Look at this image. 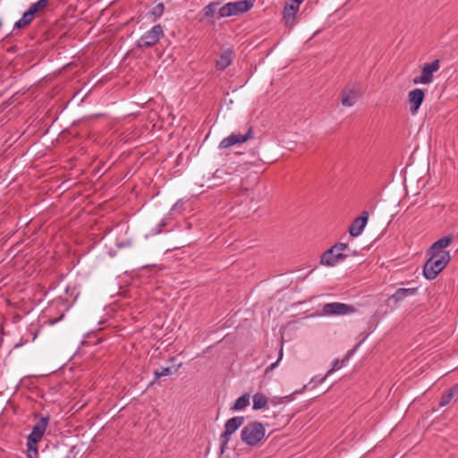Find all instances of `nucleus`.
<instances>
[{"label":"nucleus","instance_id":"nucleus-1","mask_svg":"<svg viewBox=\"0 0 458 458\" xmlns=\"http://www.w3.org/2000/svg\"><path fill=\"white\" fill-rule=\"evenodd\" d=\"M430 257L423 267V275L428 280L435 279L450 261L449 251H429Z\"/></svg>","mask_w":458,"mask_h":458},{"label":"nucleus","instance_id":"nucleus-2","mask_svg":"<svg viewBox=\"0 0 458 458\" xmlns=\"http://www.w3.org/2000/svg\"><path fill=\"white\" fill-rule=\"evenodd\" d=\"M266 429L262 423L254 421L247 424L241 431L242 441L250 446H255L265 437Z\"/></svg>","mask_w":458,"mask_h":458},{"label":"nucleus","instance_id":"nucleus-3","mask_svg":"<svg viewBox=\"0 0 458 458\" xmlns=\"http://www.w3.org/2000/svg\"><path fill=\"white\" fill-rule=\"evenodd\" d=\"M349 250L346 243L338 242L325 251L320 257V264L327 267H334L347 258L345 253Z\"/></svg>","mask_w":458,"mask_h":458},{"label":"nucleus","instance_id":"nucleus-4","mask_svg":"<svg viewBox=\"0 0 458 458\" xmlns=\"http://www.w3.org/2000/svg\"><path fill=\"white\" fill-rule=\"evenodd\" d=\"M252 6L253 2L248 0L229 2L218 9V17L225 18L239 15L248 12Z\"/></svg>","mask_w":458,"mask_h":458},{"label":"nucleus","instance_id":"nucleus-5","mask_svg":"<svg viewBox=\"0 0 458 458\" xmlns=\"http://www.w3.org/2000/svg\"><path fill=\"white\" fill-rule=\"evenodd\" d=\"M244 423V417L235 416L229 419L225 424L224 432L220 436V447L223 452L226 447L231 435H233Z\"/></svg>","mask_w":458,"mask_h":458},{"label":"nucleus","instance_id":"nucleus-6","mask_svg":"<svg viewBox=\"0 0 458 458\" xmlns=\"http://www.w3.org/2000/svg\"><path fill=\"white\" fill-rule=\"evenodd\" d=\"M164 36V30L160 24L153 26L145 32L138 41V47L141 48L150 47L156 45Z\"/></svg>","mask_w":458,"mask_h":458},{"label":"nucleus","instance_id":"nucleus-7","mask_svg":"<svg viewBox=\"0 0 458 458\" xmlns=\"http://www.w3.org/2000/svg\"><path fill=\"white\" fill-rule=\"evenodd\" d=\"M440 68V61L434 60L431 63L425 64L421 70V74L413 78L414 84H429L433 81V73Z\"/></svg>","mask_w":458,"mask_h":458},{"label":"nucleus","instance_id":"nucleus-8","mask_svg":"<svg viewBox=\"0 0 458 458\" xmlns=\"http://www.w3.org/2000/svg\"><path fill=\"white\" fill-rule=\"evenodd\" d=\"M322 312L326 316H344L355 312V309L342 302H329L322 307Z\"/></svg>","mask_w":458,"mask_h":458},{"label":"nucleus","instance_id":"nucleus-9","mask_svg":"<svg viewBox=\"0 0 458 458\" xmlns=\"http://www.w3.org/2000/svg\"><path fill=\"white\" fill-rule=\"evenodd\" d=\"M49 421L48 417H42L37 423L33 426L30 434L28 437V446L29 449L31 450V445H36L38 443L42 437L44 436L46 429L47 428Z\"/></svg>","mask_w":458,"mask_h":458},{"label":"nucleus","instance_id":"nucleus-10","mask_svg":"<svg viewBox=\"0 0 458 458\" xmlns=\"http://www.w3.org/2000/svg\"><path fill=\"white\" fill-rule=\"evenodd\" d=\"M253 138V129L252 127H250L246 133L240 134V133H232L228 137L223 139L221 142L219 143L220 148H228L232 146H234L239 143H244L250 139Z\"/></svg>","mask_w":458,"mask_h":458},{"label":"nucleus","instance_id":"nucleus-11","mask_svg":"<svg viewBox=\"0 0 458 458\" xmlns=\"http://www.w3.org/2000/svg\"><path fill=\"white\" fill-rule=\"evenodd\" d=\"M299 9L300 6L297 4L286 0L283 10V21L288 29H292L295 25V18Z\"/></svg>","mask_w":458,"mask_h":458},{"label":"nucleus","instance_id":"nucleus-12","mask_svg":"<svg viewBox=\"0 0 458 458\" xmlns=\"http://www.w3.org/2000/svg\"><path fill=\"white\" fill-rule=\"evenodd\" d=\"M425 98V92L421 89H414L408 94V101L410 104V111L415 114L420 107Z\"/></svg>","mask_w":458,"mask_h":458},{"label":"nucleus","instance_id":"nucleus-13","mask_svg":"<svg viewBox=\"0 0 458 458\" xmlns=\"http://www.w3.org/2000/svg\"><path fill=\"white\" fill-rule=\"evenodd\" d=\"M368 218H369V212L363 211L361 213V215L359 217L355 218L354 221L350 225L349 230H348L349 233L352 237L359 236L362 233L363 229L365 228L367 222H368Z\"/></svg>","mask_w":458,"mask_h":458},{"label":"nucleus","instance_id":"nucleus-14","mask_svg":"<svg viewBox=\"0 0 458 458\" xmlns=\"http://www.w3.org/2000/svg\"><path fill=\"white\" fill-rule=\"evenodd\" d=\"M360 93L354 88H344L342 92L341 104L344 106L351 107L354 106L360 98Z\"/></svg>","mask_w":458,"mask_h":458},{"label":"nucleus","instance_id":"nucleus-15","mask_svg":"<svg viewBox=\"0 0 458 458\" xmlns=\"http://www.w3.org/2000/svg\"><path fill=\"white\" fill-rule=\"evenodd\" d=\"M416 292V288H399L388 298V301H394V306H397L400 301L409 296L414 295Z\"/></svg>","mask_w":458,"mask_h":458},{"label":"nucleus","instance_id":"nucleus-16","mask_svg":"<svg viewBox=\"0 0 458 458\" xmlns=\"http://www.w3.org/2000/svg\"><path fill=\"white\" fill-rule=\"evenodd\" d=\"M233 52L231 49H226L221 53L219 58L216 63V66L218 70H225L227 68L233 61Z\"/></svg>","mask_w":458,"mask_h":458},{"label":"nucleus","instance_id":"nucleus-17","mask_svg":"<svg viewBox=\"0 0 458 458\" xmlns=\"http://www.w3.org/2000/svg\"><path fill=\"white\" fill-rule=\"evenodd\" d=\"M452 241L453 237L451 235L442 237L432 244L428 251H445L444 249L448 247L451 244Z\"/></svg>","mask_w":458,"mask_h":458},{"label":"nucleus","instance_id":"nucleus-18","mask_svg":"<svg viewBox=\"0 0 458 458\" xmlns=\"http://www.w3.org/2000/svg\"><path fill=\"white\" fill-rule=\"evenodd\" d=\"M35 13L29 9L22 14L21 18L14 23L13 29H22L28 26L33 21Z\"/></svg>","mask_w":458,"mask_h":458},{"label":"nucleus","instance_id":"nucleus-19","mask_svg":"<svg viewBox=\"0 0 458 458\" xmlns=\"http://www.w3.org/2000/svg\"><path fill=\"white\" fill-rule=\"evenodd\" d=\"M250 403V394H244L236 399L233 405L231 407L232 411H241L246 408Z\"/></svg>","mask_w":458,"mask_h":458},{"label":"nucleus","instance_id":"nucleus-20","mask_svg":"<svg viewBox=\"0 0 458 458\" xmlns=\"http://www.w3.org/2000/svg\"><path fill=\"white\" fill-rule=\"evenodd\" d=\"M253 410H260L266 407L267 403V397L261 393H256L252 396Z\"/></svg>","mask_w":458,"mask_h":458},{"label":"nucleus","instance_id":"nucleus-21","mask_svg":"<svg viewBox=\"0 0 458 458\" xmlns=\"http://www.w3.org/2000/svg\"><path fill=\"white\" fill-rule=\"evenodd\" d=\"M218 5H219V2H212V3L208 4V5H206L202 10L204 18L213 20L215 18V14H216V11L218 12V10H217Z\"/></svg>","mask_w":458,"mask_h":458},{"label":"nucleus","instance_id":"nucleus-22","mask_svg":"<svg viewBox=\"0 0 458 458\" xmlns=\"http://www.w3.org/2000/svg\"><path fill=\"white\" fill-rule=\"evenodd\" d=\"M48 2L49 0H38L37 3L32 4L29 9L31 10L36 14L38 11L45 8L47 5Z\"/></svg>","mask_w":458,"mask_h":458},{"label":"nucleus","instance_id":"nucleus-23","mask_svg":"<svg viewBox=\"0 0 458 458\" xmlns=\"http://www.w3.org/2000/svg\"><path fill=\"white\" fill-rule=\"evenodd\" d=\"M454 396V392L452 390H450L446 394H444L440 399V403H439L440 406H445L446 404H448Z\"/></svg>","mask_w":458,"mask_h":458},{"label":"nucleus","instance_id":"nucleus-24","mask_svg":"<svg viewBox=\"0 0 458 458\" xmlns=\"http://www.w3.org/2000/svg\"><path fill=\"white\" fill-rule=\"evenodd\" d=\"M171 369L170 368H161L160 369H157L154 372L155 377L159 378L162 377L169 376L171 374Z\"/></svg>","mask_w":458,"mask_h":458},{"label":"nucleus","instance_id":"nucleus-25","mask_svg":"<svg viewBox=\"0 0 458 458\" xmlns=\"http://www.w3.org/2000/svg\"><path fill=\"white\" fill-rule=\"evenodd\" d=\"M340 368L341 366L339 365V360H335L332 368L327 372L326 376L320 380V382L325 381L328 376H330L334 371L339 369Z\"/></svg>","mask_w":458,"mask_h":458},{"label":"nucleus","instance_id":"nucleus-26","mask_svg":"<svg viewBox=\"0 0 458 458\" xmlns=\"http://www.w3.org/2000/svg\"><path fill=\"white\" fill-rule=\"evenodd\" d=\"M164 13V4H157L152 11V13L157 17H160Z\"/></svg>","mask_w":458,"mask_h":458},{"label":"nucleus","instance_id":"nucleus-27","mask_svg":"<svg viewBox=\"0 0 458 458\" xmlns=\"http://www.w3.org/2000/svg\"><path fill=\"white\" fill-rule=\"evenodd\" d=\"M283 357V349L281 348L280 352H279V357L277 359V360L274 363H272L270 366H268L266 369V372H268L270 370H273L279 363V361L281 360Z\"/></svg>","mask_w":458,"mask_h":458},{"label":"nucleus","instance_id":"nucleus-28","mask_svg":"<svg viewBox=\"0 0 458 458\" xmlns=\"http://www.w3.org/2000/svg\"><path fill=\"white\" fill-rule=\"evenodd\" d=\"M280 400H281L280 402H276V401L273 399V400H271V403H272L274 405H276V404H278V403H283V400H285V401H288V402H289V401H292V400H293V398H292V395L290 394V395H286V396H284V397L281 398Z\"/></svg>","mask_w":458,"mask_h":458},{"label":"nucleus","instance_id":"nucleus-29","mask_svg":"<svg viewBox=\"0 0 458 458\" xmlns=\"http://www.w3.org/2000/svg\"><path fill=\"white\" fill-rule=\"evenodd\" d=\"M38 332L37 330H36V331H34V332H31V331L30 332V335H31V339H30V341H34V340L37 338V336H38Z\"/></svg>","mask_w":458,"mask_h":458},{"label":"nucleus","instance_id":"nucleus-30","mask_svg":"<svg viewBox=\"0 0 458 458\" xmlns=\"http://www.w3.org/2000/svg\"><path fill=\"white\" fill-rule=\"evenodd\" d=\"M23 344H24V343L16 344H15V347H19V346H21V345H23Z\"/></svg>","mask_w":458,"mask_h":458},{"label":"nucleus","instance_id":"nucleus-31","mask_svg":"<svg viewBox=\"0 0 458 458\" xmlns=\"http://www.w3.org/2000/svg\"><path fill=\"white\" fill-rule=\"evenodd\" d=\"M34 453H35V455L37 456V455H38V450H37V448H34Z\"/></svg>","mask_w":458,"mask_h":458},{"label":"nucleus","instance_id":"nucleus-32","mask_svg":"<svg viewBox=\"0 0 458 458\" xmlns=\"http://www.w3.org/2000/svg\"><path fill=\"white\" fill-rule=\"evenodd\" d=\"M65 458H71V457H65Z\"/></svg>","mask_w":458,"mask_h":458}]
</instances>
